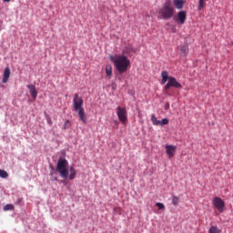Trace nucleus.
<instances>
[{"label":"nucleus","mask_w":233,"mask_h":233,"mask_svg":"<svg viewBox=\"0 0 233 233\" xmlns=\"http://www.w3.org/2000/svg\"><path fill=\"white\" fill-rule=\"evenodd\" d=\"M0 177L6 179L8 177V172L5 171V169H0Z\"/></svg>","instance_id":"obj_18"},{"label":"nucleus","mask_w":233,"mask_h":233,"mask_svg":"<svg viewBox=\"0 0 233 233\" xmlns=\"http://www.w3.org/2000/svg\"><path fill=\"white\" fill-rule=\"evenodd\" d=\"M213 206L215 207V208H217V210L220 213L223 214V212H225V201H223V199H221V198L218 197H215L213 198Z\"/></svg>","instance_id":"obj_6"},{"label":"nucleus","mask_w":233,"mask_h":233,"mask_svg":"<svg viewBox=\"0 0 233 233\" xmlns=\"http://www.w3.org/2000/svg\"><path fill=\"white\" fill-rule=\"evenodd\" d=\"M73 106L75 112H78L80 121L86 124V114H85V109L83 108V98L77 93L74 95Z\"/></svg>","instance_id":"obj_3"},{"label":"nucleus","mask_w":233,"mask_h":233,"mask_svg":"<svg viewBox=\"0 0 233 233\" xmlns=\"http://www.w3.org/2000/svg\"><path fill=\"white\" fill-rule=\"evenodd\" d=\"M165 148L166 154L168 156L169 159L171 157H174V155L176 154V150H177V147L176 146L167 145Z\"/></svg>","instance_id":"obj_9"},{"label":"nucleus","mask_w":233,"mask_h":233,"mask_svg":"<svg viewBox=\"0 0 233 233\" xmlns=\"http://www.w3.org/2000/svg\"><path fill=\"white\" fill-rule=\"evenodd\" d=\"M176 12V9H174V6L172 5V3L170 1L166 2L162 8L159 10V14L162 17V19H172L174 17V13Z\"/></svg>","instance_id":"obj_4"},{"label":"nucleus","mask_w":233,"mask_h":233,"mask_svg":"<svg viewBox=\"0 0 233 233\" xmlns=\"http://www.w3.org/2000/svg\"><path fill=\"white\" fill-rule=\"evenodd\" d=\"M10 74H12L10 71V67H5L2 83H8V79H10Z\"/></svg>","instance_id":"obj_12"},{"label":"nucleus","mask_w":233,"mask_h":233,"mask_svg":"<svg viewBox=\"0 0 233 233\" xmlns=\"http://www.w3.org/2000/svg\"><path fill=\"white\" fill-rule=\"evenodd\" d=\"M116 116L119 119V121H121V123H127V108L125 107H121V106H117L116 107Z\"/></svg>","instance_id":"obj_8"},{"label":"nucleus","mask_w":233,"mask_h":233,"mask_svg":"<svg viewBox=\"0 0 233 233\" xmlns=\"http://www.w3.org/2000/svg\"><path fill=\"white\" fill-rule=\"evenodd\" d=\"M161 85H165V83H167V85L164 86V90L167 92L168 90H170V88H183V86L177 82V80L176 79V77L174 76H168V71H162L161 73Z\"/></svg>","instance_id":"obj_2"},{"label":"nucleus","mask_w":233,"mask_h":233,"mask_svg":"<svg viewBox=\"0 0 233 233\" xmlns=\"http://www.w3.org/2000/svg\"><path fill=\"white\" fill-rule=\"evenodd\" d=\"M151 121L153 125H155L156 127H159V124H161V120H157V117H156V115L151 116Z\"/></svg>","instance_id":"obj_17"},{"label":"nucleus","mask_w":233,"mask_h":233,"mask_svg":"<svg viewBox=\"0 0 233 233\" xmlns=\"http://www.w3.org/2000/svg\"><path fill=\"white\" fill-rule=\"evenodd\" d=\"M179 203V198L174 196L172 198V205H174L176 207V205H177Z\"/></svg>","instance_id":"obj_22"},{"label":"nucleus","mask_w":233,"mask_h":233,"mask_svg":"<svg viewBox=\"0 0 233 233\" xmlns=\"http://www.w3.org/2000/svg\"><path fill=\"white\" fill-rule=\"evenodd\" d=\"M205 8V0H198V10Z\"/></svg>","instance_id":"obj_21"},{"label":"nucleus","mask_w":233,"mask_h":233,"mask_svg":"<svg viewBox=\"0 0 233 233\" xmlns=\"http://www.w3.org/2000/svg\"><path fill=\"white\" fill-rule=\"evenodd\" d=\"M3 210L5 212L8 211V210H14V205L12 204H7L4 207Z\"/></svg>","instance_id":"obj_20"},{"label":"nucleus","mask_w":233,"mask_h":233,"mask_svg":"<svg viewBox=\"0 0 233 233\" xmlns=\"http://www.w3.org/2000/svg\"><path fill=\"white\" fill-rule=\"evenodd\" d=\"M156 207H157L158 210H165V204L161 202L157 203Z\"/></svg>","instance_id":"obj_23"},{"label":"nucleus","mask_w":233,"mask_h":233,"mask_svg":"<svg viewBox=\"0 0 233 233\" xmlns=\"http://www.w3.org/2000/svg\"><path fill=\"white\" fill-rule=\"evenodd\" d=\"M173 19L177 25H185V21H187V11H179Z\"/></svg>","instance_id":"obj_7"},{"label":"nucleus","mask_w":233,"mask_h":233,"mask_svg":"<svg viewBox=\"0 0 233 233\" xmlns=\"http://www.w3.org/2000/svg\"><path fill=\"white\" fill-rule=\"evenodd\" d=\"M208 233H221V229L218 226H211L208 229Z\"/></svg>","instance_id":"obj_16"},{"label":"nucleus","mask_w":233,"mask_h":233,"mask_svg":"<svg viewBox=\"0 0 233 233\" xmlns=\"http://www.w3.org/2000/svg\"><path fill=\"white\" fill-rule=\"evenodd\" d=\"M49 125H52V120H48Z\"/></svg>","instance_id":"obj_29"},{"label":"nucleus","mask_w":233,"mask_h":233,"mask_svg":"<svg viewBox=\"0 0 233 233\" xmlns=\"http://www.w3.org/2000/svg\"><path fill=\"white\" fill-rule=\"evenodd\" d=\"M180 56H181V57H187V56H188V46L187 45L180 46Z\"/></svg>","instance_id":"obj_13"},{"label":"nucleus","mask_w":233,"mask_h":233,"mask_svg":"<svg viewBox=\"0 0 233 233\" xmlns=\"http://www.w3.org/2000/svg\"><path fill=\"white\" fill-rule=\"evenodd\" d=\"M50 167H51V168L54 170V167H53L52 165H51Z\"/></svg>","instance_id":"obj_31"},{"label":"nucleus","mask_w":233,"mask_h":233,"mask_svg":"<svg viewBox=\"0 0 233 233\" xmlns=\"http://www.w3.org/2000/svg\"><path fill=\"white\" fill-rule=\"evenodd\" d=\"M173 5L177 10H182L185 6V0H173Z\"/></svg>","instance_id":"obj_11"},{"label":"nucleus","mask_w":233,"mask_h":233,"mask_svg":"<svg viewBox=\"0 0 233 233\" xmlns=\"http://www.w3.org/2000/svg\"><path fill=\"white\" fill-rule=\"evenodd\" d=\"M69 172V180L72 181L73 179H76V177L77 176V171L76 170V168H74V167H71Z\"/></svg>","instance_id":"obj_14"},{"label":"nucleus","mask_w":233,"mask_h":233,"mask_svg":"<svg viewBox=\"0 0 233 233\" xmlns=\"http://www.w3.org/2000/svg\"><path fill=\"white\" fill-rule=\"evenodd\" d=\"M51 181H57V177H54V173H51Z\"/></svg>","instance_id":"obj_25"},{"label":"nucleus","mask_w":233,"mask_h":233,"mask_svg":"<svg viewBox=\"0 0 233 233\" xmlns=\"http://www.w3.org/2000/svg\"><path fill=\"white\" fill-rule=\"evenodd\" d=\"M116 125H119V122H117V120L115 121Z\"/></svg>","instance_id":"obj_30"},{"label":"nucleus","mask_w":233,"mask_h":233,"mask_svg":"<svg viewBox=\"0 0 233 233\" xmlns=\"http://www.w3.org/2000/svg\"><path fill=\"white\" fill-rule=\"evenodd\" d=\"M170 108V104L167 103L165 105V110H168Z\"/></svg>","instance_id":"obj_26"},{"label":"nucleus","mask_w":233,"mask_h":233,"mask_svg":"<svg viewBox=\"0 0 233 233\" xmlns=\"http://www.w3.org/2000/svg\"><path fill=\"white\" fill-rule=\"evenodd\" d=\"M27 88L30 91L31 97H33V99H37V89H35V86L27 85Z\"/></svg>","instance_id":"obj_10"},{"label":"nucleus","mask_w":233,"mask_h":233,"mask_svg":"<svg viewBox=\"0 0 233 233\" xmlns=\"http://www.w3.org/2000/svg\"><path fill=\"white\" fill-rule=\"evenodd\" d=\"M124 52L126 54H130V52H134V48L132 47V46H127L124 49Z\"/></svg>","instance_id":"obj_19"},{"label":"nucleus","mask_w":233,"mask_h":233,"mask_svg":"<svg viewBox=\"0 0 233 233\" xmlns=\"http://www.w3.org/2000/svg\"><path fill=\"white\" fill-rule=\"evenodd\" d=\"M12 0H3L4 3H10Z\"/></svg>","instance_id":"obj_28"},{"label":"nucleus","mask_w":233,"mask_h":233,"mask_svg":"<svg viewBox=\"0 0 233 233\" xmlns=\"http://www.w3.org/2000/svg\"><path fill=\"white\" fill-rule=\"evenodd\" d=\"M110 61H112L113 65L116 68L119 74H125L128 67L130 66V60L125 55H116V56H110Z\"/></svg>","instance_id":"obj_1"},{"label":"nucleus","mask_w":233,"mask_h":233,"mask_svg":"<svg viewBox=\"0 0 233 233\" xmlns=\"http://www.w3.org/2000/svg\"><path fill=\"white\" fill-rule=\"evenodd\" d=\"M66 123H69V121L67 120L65 125H64V128L66 129Z\"/></svg>","instance_id":"obj_27"},{"label":"nucleus","mask_w":233,"mask_h":233,"mask_svg":"<svg viewBox=\"0 0 233 233\" xmlns=\"http://www.w3.org/2000/svg\"><path fill=\"white\" fill-rule=\"evenodd\" d=\"M106 76H107V77H108L109 79L112 78V66L107 65V66H106Z\"/></svg>","instance_id":"obj_15"},{"label":"nucleus","mask_w":233,"mask_h":233,"mask_svg":"<svg viewBox=\"0 0 233 233\" xmlns=\"http://www.w3.org/2000/svg\"><path fill=\"white\" fill-rule=\"evenodd\" d=\"M56 172L60 174L63 179L68 178V160L66 158L60 157L56 164Z\"/></svg>","instance_id":"obj_5"},{"label":"nucleus","mask_w":233,"mask_h":233,"mask_svg":"<svg viewBox=\"0 0 233 233\" xmlns=\"http://www.w3.org/2000/svg\"><path fill=\"white\" fill-rule=\"evenodd\" d=\"M161 127H163V125H168V119L167 118H164L160 121L159 124Z\"/></svg>","instance_id":"obj_24"}]
</instances>
